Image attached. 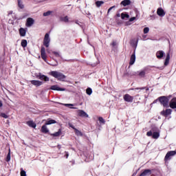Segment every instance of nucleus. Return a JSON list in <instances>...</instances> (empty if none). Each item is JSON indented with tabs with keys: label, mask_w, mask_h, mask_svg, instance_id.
I'll use <instances>...</instances> for the list:
<instances>
[{
	"label": "nucleus",
	"mask_w": 176,
	"mask_h": 176,
	"mask_svg": "<svg viewBox=\"0 0 176 176\" xmlns=\"http://www.w3.org/2000/svg\"><path fill=\"white\" fill-rule=\"evenodd\" d=\"M49 74L53 76V78L58 79V80H64L65 79V75L58 71H52Z\"/></svg>",
	"instance_id": "f257e3e1"
},
{
	"label": "nucleus",
	"mask_w": 176,
	"mask_h": 176,
	"mask_svg": "<svg viewBox=\"0 0 176 176\" xmlns=\"http://www.w3.org/2000/svg\"><path fill=\"white\" fill-rule=\"evenodd\" d=\"M147 137H152L154 140H157L160 137V133L159 131H155V129H152L146 133Z\"/></svg>",
	"instance_id": "f03ea898"
},
{
	"label": "nucleus",
	"mask_w": 176,
	"mask_h": 176,
	"mask_svg": "<svg viewBox=\"0 0 176 176\" xmlns=\"http://www.w3.org/2000/svg\"><path fill=\"white\" fill-rule=\"evenodd\" d=\"M160 102H161L162 105L163 107H165L166 108H168V101L169 99L166 96H161L160 97Z\"/></svg>",
	"instance_id": "7ed1b4c3"
},
{
	"label": "nucleus",
	"mask_w": 176,
	"mask_h": 176,
	"mask_svg": "<svg viewBox=\"0 0 176 176\" xmlns=\"http://www.w3.org/2000/svg\"><path fill=\"white\" fill-rule=\"evenodd\" d=\"M43 45L45 47H49L50 46V35L46 33L43 39Z\"/></svg>",
	"instance_id": "20e7f679"
},
{
	"label": "nucleus",
	"mask_w": 176,
	"mask_h": 176,
	"mask_svg": "<svg viewBox=\"0 0 176 176\" xmlns=\"http://www.w3.org/2000/svg\"><path fill=\"white\" fill-rule=\"evenodd\" d=\"M172 112H173V109H166L161 111V115L162 116H164L165 118H167L168 116H170V115H171Z\"/></svg>",
	"instance_id": "39448f33"
},
{
	"label": "nucleus",
	"mask_w": 176,
	"mask_h": 176,
	"mask_svg": "<svg viewBox=\"0 0 176 176\" xmlns=\"http://www.w3.org/2000/svg\"><path fill=\"white\" fill-rule=\"evenodd\" d=\"M41 58L43 60H44V61H45V63H47V56H46V49H45V47H41Z\"/></svg>",
	"instance_id": "423d86ee"
},
{
	"label": "nucleus",
	"mask_w": 176,
	"mask_h": 176,
	"mask_svg": "<svg viewBox=\"0 0 176 176\" xmlns=\"http://www.w3.org/2000/svg\"><path fill=\"white\" fill-rule=\"evenodd\" d=\"M123 98L126 102H132L134 100V97L130 96L129 94L124 95Z\"/></svg>",
	"instance_id": "0eeeda50"
},
{
	"label": "nucleus",
	"mask_w": 176,
	"mask_h": 176,
	"mask_svg": "<svg viewBox=\"0 0 176 176\" xmlns=\"http://www.w3.org/2000/svg\"><path fill=\"white\" fill-rule=\"evenodd\" d=\"M175 155H176L175 151H169L166 153L164 160H166V162H167V160H170L171 156H175Z\"/></svg>",
	"instance_id": "6e6552de"
},
{
	"label": "nucleus",
	"mask_w": 176,
	"mask_h": 176,
	"mask_svg": "<svg viewBox=\"0 0 176 176\" xmlns=\"http://www.w3.org/2000/svg\"><path fill=\"white\" fill-rule=\"evenodd\" d=\"M30 83H32V85L34 86H36V87H39V86H42V85H43V82L36 80H31Z\"/></svg>",
	"instance_id": "1a4fd4ad"
},
{
	"label": "nucleus",
	"mask_w": 176,
	"mask_h": 176,
	"mask_svg": "<svg viewBox=\"0 0 176 176\" xmlns=\"http://www.w3.org/2000/svg\"><path fill=\"white\" fill-rule=\"evenodd\" d=\"M168 107H170V108H171L172 109H176V98H173V99H171L169 102Z\"/></svg>",
	"instance_id": "9d476101"
},
{
	"label": "nucleus",
	"mask_w": 176,
	"mask_h": 176,
	"mask_svg": "<svg viewBox=\"0 0 176 176\" xmlns=\"http://www.w3.org/2000/svg\"><path fill=\"white\" fill-rule=\"evenodd\" d=\"M35 23V21L32 18H28L26 21V27H32Z\"/></svg>",
	"instance_id": "9b49d317"
},
{
	"label": "nucleus",
	"mask_w": 176,
	"mask_h": 176,
	"mask_svg": "<svg viewBox=\"0 0 176 176\" xmlns=\"http://www.w3.org/2000/svg\"><path fill=\"white\" fill-rule=\"evenodd\" d=\"M77 113L80 118H89L87 113H85L83 110H78Z\"/></svg>",
	"instance_id": "f8f14e48"
},
{
	"label": "nucleus",
	"mask_w": 176,
	"mask_h": 176,
	"mask_svg": "<svg viewBox=\"0 0 176 176\" xmlns=\"http://www.w3.org/2000/svg\"><path fill=\"white\" fill-rule=\"evenodd\" d=\"M157 14L160 16V17H164L166 16V12H164V10L162 8H159L157 10Z\"/></svg>",
	"instance_id": "ddd939ff"
},
{
	"label": "nucleus",
	"mask_w": 176,
	"mask_h": 176,
	"mask_svg": "<svg viewBox=\"0 0 176 176\" xmlns=\"http://www.w3.org/2000/svg\"><path fill=\"white\" fill-rule=\"evenodd\" d=\"M134 63H135V50L133 52V54L131 56L129 65H133Z\"/></svg>",
	"instance_id": "4468645a"
},
{
	"label": "nucleus",
	"mask_w": 176,
	"mask_h": 176,
	"mask_svg": "<svg viewBox=\"0 0 176 176\" xmlns=\"http://www.w3.org/2000/svg\"><path fill=\"white\" fill-rule=\"evenodd\" d=\"M37 78H38V79H40V80H44L45 82H49V80H50L49 77H47L45 75H42L41 74H39V75L37 76Z\"/></svg>",
	"instance_id": "2eb2a0df"
},
{
	"label": "nucleus",
	"mask_w": 176,
	"mask_h": 176,
	"mask_svg": "<svg viewBox=\"0 0 176 176\" xmlns=\"http://www.w3.org/2000/svg\"><path fill=\"white\" fill-rule=\"evenodd\" d=\"M51 90H56V91H65V89L60 88L58 85H52L51 87Z\"/></svg>",
	"instance_id": "dca6fc26"
},
{
	"label": "nucleus",
	"mask_w": 176,
	"mask_h": 176,
	"mask_svg": "<svg viewBox=\"0 0 176 176\" xmlns=\"http://www.w3.org/2000/svg\"><path fill=\"white\" fill-rule=\"evenodd\" d=\"M120 5L122 6H129V5H131V1L130 0H123L122 1H121Z\"/></svg>",
	"instance_id": "f3484780"
},
{
	"label": "nucleus",
	"mask_w": 176,
	"mask_h": 176,
	"mask_svg": "<svg viewBox=\"0 0 176 176\" xmlns=\"http://www.w3.org/2000/svg\"><path fill=\"white\" fill-rule=\"evenodd\" d=\"M26 124L28 126H29V127H32V129H35V127H36V124H35V122H34L32 120L28 121Z\"/></svg>",
	"instance_id": "a211bd4d"
},
{
	"label": "nucleus",
	"mask_w": 176,
	"mask_h": 176,
	"mask_svg": "<svg viewBox=\"0 0 176 176\" xmlns=\"http://www.w3.org/2000/svg\"><path fill=\"white\" fill-rule=\"evenodd\" d=\"M156 56L158 58H163V57L164 56V52H163V51L157 52Z\"/></svg>",
	"instance_id": "6ab92c4d"
},
{
	"label": "nucleus",
	"mask_w": 176,
	"mask_h": 176,
	"mask_svg": "<svg viewBox=\"0 0 176 176\" xmlns=\"http://www.w3.org/2000/svg\"><path fill=\"white\" fill-rule=\"evenodd\" d=\"M41 131H42V133H44L45 134H47V133L49 132V129H47V126L46 124L42 126Z\"/></svg>",
	"instance_id": "aec40b11"
},
{
	"label": "nucleus",
	"mask_w": 176,
	"mask_h": 176,
	"mask_svg": "<svg viewBox=\"0 0 176 176\" xmlns=\"http://www.w3.org/2000/svg\"><path fill=\"white\" fill-rule=\"evenodd\" d=\"M19 34L21 36H25V34H27V31L25 30V29L21 28L19 29Z\"/></svg>",
	"instance_id": "412c9836"
},
{
	"label": "nucleus",
	"mask_w": 176,
	"mask_h": 176,
	"mask_svg": "<svg viewBox=\"0 0 176 176\" xmlns=\"http://www.w3.org/2000/svg\"><path fill=\"white\" fill-rule=\"evenodd\" d=\"M60 21H63L64 23H68L69 21L68 16H61L60 18Z\"/></svg>",
	"instance_id": "4be33fe9"
},
{
	"label": "nucleus",
	"mask_w": 176,
	"mask_h": 176,
	"mask_svg": "<svg viewBox=\"0 0 176 176\" xmlns=\"http://www.w3.org/2000/svg\"><path fill=\"white\" fill-rule=\"evenodd\" d=\"M18 6L20 9H24V4L23 3V0H17Z\"/></svg>",
	"instance_id": "5701e85b"
},
{
	"label": "nucleus",
	"mask_w": 176,
	"mask_h": 176,
	"mask_svg": "<svg viewBox=\"0 0 176 176\" xmlns=\"http://www.w3.org/2000/svg\"><path fill=\"white\" fill-rule=\"evenodd\" d=\"M146 74V69H144L143 70L139 72V76H141L142 78H143V76H145Z\"/></svg>",
	"instance_id": "b1692460"
},
{
	"label": "nucleus",
	"mask_w": 176,
	"mask_h": 176,
	"mask_svg": "<svg viewBox=\"0 0 176 176\" xmlns=\"http://www.w3.org/2000/svg\"><path fill=\"white\" fill-rule=\"evenodd\" d=\"M130 17V15L126 13H122L121 14V19L122 20H124V19H129Z\"/></svg>",
	"instance_id": "393cba45"
},
{
	"label": "nucleus",
	"mask_w": 176,
	"mask_h": 176,
	"mask_svg": "<svg viewBox=\"0 0 176 176\" xmlns=\"http://www.w3.org/2000/svg\"><path fill=\"white\" fill-rule=\"evenodd\" d=\"M145 87H140V88H133L131 89V90H134V91H137V93H140V91H141V90H145Z\"/></svg>",
	"instance_id": "a878e982"
},
{
	"label": "nucleus",
	"mask_w": 176,
	"mask_h": 176,
	"mask_svg": "<svg viewBox=\"0 0 176 176\" xmlns=\"http://www.w3.org/2000/svg\"><path fill=\"white\" fill-rule=\"evenodd\" d=\"M55 123H56V120H48V121H47L45 122V125L47 126L49 124H54Z\"/></svg>",
	"instance_id": "bb28decb"
},
{
	"label": "nucleus",
	"mask_w": 176,
	"mask_h": 176,
	"mask_svg": "<svg viewBox=\"0 0 176 176\" xmlns=\"http://www.w3.org/2000/svg\"><path fill=\"white\" fill-rule=\"evenodd\" d=\"M52 135H53V137H58L61 135V129H58V132L52 134Z\"/></svg>",
	"instance_id": "cd10ccee"
},
{
	"label": "nucleus",
	"mask_w": 176,
	"mask_h": 176,
	"mask_svg": "<svg viewBox=\"0 0 176 176\" xmlns=\"http://www.w3.org/2000/svg\"><path fill=\"white\" fill-rule=\"evenodd\" d=\"M102 5H104V1H98L96 2V6H97V8H100V6H102Z\"/></svg>",
	"instance_id": "c85d7f7f"
},
{
	"label": "nucleus",
	"mask_w": 176,
	"mask_h": 176,
	"mask_svg": "<svg viewBox=\"0 0 176 176\" xmlns=\"http://www.w3.org/2000/svg\"><path fill=\"white\" fill-rule=\"evenodd\" d=\"M86 93L88 96H91L93 93V89H91V88H87L86 90Z\"/></svg>",
	"instance_id": "c756f323"
},
{
	"label": "nucleus",
	"mask_w": 176,
	"mask_h": 176,
	"mask_svg": "<svg viewBox=\"0 0 176 176\" xmlns=\"http://www.w3.org/2000/svg\"><path fill=\"white\" fill-rule=\"evenodd\" d=\"M21 45L22 47H27V40H22Z\"/></svg>",
	"instance_id": "7c9ffc66"
},
{
	"label": "nucleus",
	"mask_w": 176,
	"mask_h": 176,
	"mask_svg": "<svg viewBox=\"0 0 176 176\" xmlns=\"http://www.w3.org/2000/svg\"><path fill=\"white\" fill-rule=\"evenodd\" d=\"M98 120L100 123H102V124H105V120L102 117H99Z\"/></svg>",
	"instance_id": "2f4dec72"
},
{
	"label": "nucleus",
	"mask_w": 176,
	"mask_h": 176,
	"mask_svg": "<svg viewBox=\"0 0 176 176\" xmlns=\"http://www.w3.org/2000/svg\"><path fill=\"white\" fill-rule=\"evenodd\" d=\"M135 19H136L135 16L129 19V21L126 22V25H130V24H131L130 22L134 21V20H135Z\"/></svg>",
	"instance_id": "473e14b6"
},
{
	"label": "nucleus",
	"mask_w": 176,
	"mask_h": 176,
	"mask_svg": "<svg viewBox=\"0 0 176 176\" xmlns=\"http://www.w3.org/2000/svg\"><path fill=\"white\" fill-rule=\"evenodd\" d=\"M50 14H52V11H47V12L43 13V16L45 17H46L47 16H50Z\"/></svg>",
	"instance_id": "72a5a7b5"
},
{
	"label": "nucleus",
	"mask_w": 176,
	"mask_h": 176,
	"mask_svg": "<svg viewBox=\"0 0 176 176\" xmlns=\"http://www.w3.org/2000/svg\"><path fill=\"white\" fill-rule=\"evenodd\" d=\"M75 130V133L76 134V135H82V132H80V131L76 129H74Z\"/></svg>",
	"instance_id": "f704fd0d"
},
{
	"label": "nucleus",
	"mask_w": 176,
	"mask_h": 176,
	"mask_svg": "<svg viewBox=\"0 0 176 176\" xmlns=\"http://www.w3.org/2000/svg\"><path fill=\"white\" fill-rule=\"evenodd\" d=\"M144 34H148L149 32V28H144L143 30Z\"/></svg>",
	"instance_id": "c9c22d12"
},
{
	"label": "nucleus",
	"mask_w": 176,
	"mask_h": 176,
	"mask_svg": "<svg viewBox=\"0 0 176 176\" xmlns=\"http://www.w3.org/2000/svg\"><path fill=\"white\" fill-rule=\"evenodd\" d=\"M1 116L2 118H4V119H8V118H9V116L8 115H6L5 113H1Z\"/></svg>",
	"instance_id": "e433bc0d"
},
{
	"label": "nucleus",
	"mask_w": 176,
	"mask_h": 176,
	"mask_svg": "<svg viewBox=\"0 0 176 176\" xmlns=\"http://www.w3.org/2000/svg\"><path fill=\"white\" fill-rule=\"evenodd\" d=\"M6 162H10V152L7 155Z\"/></svg>",
	"instance_id": "4c0bfd02"
},
{
	"label": "nucleus",
	"mask_w": 176,
	"mask_h": 176,
	"mask_svg": "<svg viewBox=\"0 0 176 176\" xmlns=\"http://www.w3.org/2000/svg\"><path fill=\"white\" fill-rule=\"evenodd\" d=\"M52 53L56 57H60V53H58V52H53Z\"/></svg>",
	"instance_id": "58836bf2"
},
{
	"label": "nucleus",
	"mask_w": 176,
	"mask_h": 176,
	"mask_svg": "<svg viewBox=\"0 0 176 176\" xmlns=\"http://www.w3.org/2000/svg\"><path fill=\"white\" fill-rule=\"evenodd\" d=\"M21 176H27L25 170H21Z\"/></svg>",
	"instance_id": "ea45409f"
},
{
	"label": "nucleus",
	"mask_w": 176,
	"mask_h": 176,
	"mask_svg": "<svg viewBox=\"0 0 176 176\" xmlns=\"http://www.w3.org/2000/svg\"><path fill=\"white\" fill-rule=\"evenodd\" d=\"M170 62V60L168 59H166L165 60V63H164V65H168V63Z\"/></svg>",
	"instance_id": "a19ab883"
},
{
	"label": "nucleus",
	"mask_w": 176,
	"mask_h": 176,
	"mask_svg": "<svg viewBox=\"0 0 176 176\" xmlns=\"http://www.w3.org/2000/svg\"><path fill=\"white\" fill-rule=\"evenodd\" d=\"M65 156L66 159H68V156H69V154L68 153V152H67V151L65 152Z\"/></svg>",
	"instance_id": "79ce46f5"
},
{
	"label": "nucleus",
	"mask_w": 176,
	"mask_h": 176,
	"mask_svg": "<svg viewBox=\"0 0 176 176\" xmlns=\"http://www.w3.org/2000/svg\"><path fill=\"white\" fill-rule=\"evenodd\" d=\"M114 8H116L115 6H113L111 7L110 8H109L108 13H109V12H111V10H112V9H114Z\"/></svg>",
	"instance_id": "37998d69"
},
{
	"label": "nucleus",
	"mask_w": 176,
	"mask_h": 176,
	"mask_svg": "<svg viewBox=\"0 0 176 176\" xmlns=\"http://www.w3.org/2000/svg\"><path fill=\"white\" fill-rule=\"evenodd\" d=\"M65 107H74V104H65Z\"/></svg>",
	"instance_id": "c03bdc74"
},
{
	"label": "nucleus",
	"mask_w": 176,
	"mask_h": 176,
	"mask_svg": "<svg viewBox=\"0 0 176 176\" xmlns=\"http://www.w3.org/2000/svg\"><path fill=\"white\" fill-rule=\"evenodd\" d=\"M116 44H117L116 41H113L111 43V46L115 47V46H116Z\"/></svg>",
	"instance_id": "a18cd8bd"
},
{
	"label": "nucleus",
	"mask_w": 176,
	"mask_h": 176,
	"mask_svg": "<svg viewBox=\"0 0 176 176\" xmlns=\"http://www.w3.org/2000/svg\"><path fill=\"white\" fill-rule=\"evenodd\" d=\"M69 127H72V129H74L75 130V126L72 124H69Z\"/></svg>",
	"instance_id": "49530a36"
},
{
	"label": "nucleus",
	"mask_w": 176,
	"mask_h": 176,
	"mask_svg": "<svg viewBox=\"0 0 176 176\" xmlns=\"http://www.w3.org/2000/svg\"><path fill=\"white\" fill-rule=\"evenodd\" d=\"M150 17H151L152 20H155L156 19V16L155 15H151Z\"/></svg>",
	"instance_id": "de8ad7c7"
},
{
	"label": "nucleus",
	"mask_w": 176,
	"mask_h": 176,
	"mask_svg": "<svg viewBox=\"0 0 176 176\" xmlns=\"http://www.w3.org/2000/svg\"><path fill=\"white\" fill-rule=\"evenodd\" d=\"M166 60H170V53H168V54H167V56H166Z\"/></svg>",
	"instance_id": "09e8293b"
},
{
	"label": "nucleus",
	"mask_w": 176,
	"mask_h": 176,
	"mask_svg": "<svg viewBox=\"0 0 176 176\" xmlns=\"http://www.w3.org/2000/svg\"><path fill=\"white\" fill-rule=\"evenodd\" d=\"M138 45V41H137L136 43H135V47H137Z\"/></svg>",
	"instance_id": "8fccbe9b"
},
{
	"label": "nucleus",
	"mask_w": 176,
	"mask_h": 176,
	"mask_svg": "<svg viewBox=\"0 0 176 176\" xmlns=\"http://www.w3.org/2000/svg\"><path fill=\"white\" fill-rule=\"evenodd\" d=\"M46 52H47V53H49V54H50V50H49V49H47V50H46Z\"/></svg>",
	"instance_id": "3c124183"
},
{
	"label": "nucleus",
	"mask_w": 176,
	"mask_h": 176,
	"mask_svg": "<svg viewBox=\"0 0 176 176\" xmlns=\"http://www.w3.org/2000/svg\"><path fill=\"white\" fill-rule=\"evenodd\" d=\"M3 105V104H2V101L0 100V108Z\"/></svg>",
	"instance_id": "603ef678"
},
{
	"label": "nucleus",
	"mask_w": 176,
	"mask_h": 176,
	"mask_svg": "<svg viewBox=\"0 0 176 176\" xmlns=\"http://www.w3.org/2000/svg\"><path fill=\"white\" fill-rule=\"evenodd\" d=\"M142 38H143V39H145L146 38V35H143Z\"/></svg>",
	"instance_id": "864d4df0"
},
{
	"label": "nucleus",
	"mask_w": 176,
	"mask_h": 176,
	"mask_svg": "<svg viewBox=\"0 0 176 176\" xmlns=\"http://www.w3.org/2000/svg\"><path fill=\"white\" fill-rule=\"evenodd\" d=\"M70 108H71V109H78L77 107H70Z\"/></svg>",
	"instance_id": "5fc2aeb1"
},
{
	"label": "nucleus",
	"mask_w": 176,
	"mask_h": 176,
	"mask_svg": "<svg viewBox=\"0 0 176 176\" xmlns=\"http://www.w3.org/2000/svg\"><path fill=\"white\" fill-rule=\"evenodd\" d=\"M58 63H56V65H52V67H57Z\"/></svg>",
	"instance_id": "6e6d98bb"
},
{
	"label": "nucleus",
	"mask_w": 176,
	"mask_h": 176,
	"mask_svg": "<svg viewBox=\"0 0 176 176\" xmlns=\"http://www.w3.org/2000/svg\"><path fill=\"white\" fill-rule=\"evenodd\" d=\"M117 16L118 17H120V14H118Z\"/></svg>",
	"instance_id": "4d7b16f0"
},
{
	"label": "nucleus",
	"mask_w": 176,
	"mask_h": 176,
	"mask_svg": "<svg viewBox=\"0 0 176 176\" xmlns=\"http://www.w3.org/2000/svg\"><path fill=\"white\" fill-rule=\"evenodd\" d=\"M146 90H147V91H148V90H149V89H148V88H147Z\"/></svg>",
	"instance_id": "13d9d810"
}]
</instances>
